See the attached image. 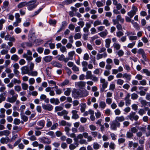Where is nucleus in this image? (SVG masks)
<instances>
[{"label": "nucleus", "mask_w": 150, "mask_h": 150, "mask_svg": "<svg viewBox=\"0 0 150 150\" xmlns=\"http://www.w3.org/2000/svg\"><path fill=\"white\" fill-rule=\"evenodd\" d=\"M74 141L76 142L81 144H87L88 143L86 140L83 139V135L81 134H79L76 138L74 139Z\"/></svg>", "instance_id": "nucleus-1"}, {"label": "nucleus", "mask_w": 150, "mask_h": 150, "mask_svg": "<svg viewBox=\"0 0 150 150\" xmlns=\"http://www.w3.org/2000/svg\"><path fill=\"white\" fill-rule=\"evenodd\" d=\"M36 0H32L28 2H27L26 6L28 9L31 11L34 9L37 6L38 4H36Z\"/></svg>", "instance_id": "nucleus-2"}, {"label": "nucleus", "mask_w": 150, "mask_h": 150, "mask_svg": "<svg viewBox=\"0 0 150 150\" xmlns=\"http://www.w3.org/2000/svg\"><path fill=\"white\" fill-rule=\"evenodd\" d=\"M100 82L102 84V87L100 88V91L103 92L104 91L105 89L107 87L108 82L106 81L105 79L103 78L100 79Z\"/></svg>", "instance_id": "nucleus-3"}, {"label": "nucleus", "mask_w": 150, "mask_h": 150, "mask_svg": "<svg viewBox=\"0 0 150 150\" xmlns=\"http://www.w3.org/2000/svg\"><path fill=\"white\" fill-rule=\"evenodd\" d=\"M127 117L132 121H133V120L137 121L139 118V116L136 115V113L133 112H131Z\"/></svg>", "instance_id": "nucleus-4"}, {"label": "nucleus", "mask_w": 150, "mask_h": 150, "mask_svg": "<svg viewBox=\"0 0 150 150\" xmlns=\"http://www.w3.org/2000/svg\"><path fill=\"white\" fill-rule=\"evenodd\" d=\"M120 124V122H116L115 120L112 121L110 124V128L112 130H115L117 127H119Z\"/></svg>", "instance_id": "nucleus-5"}, {"label": "nucleus", "mask_w": 150, "mask_h": 150, "mask_svg": "<svg viewBox=\"0 0 150 150\" xmlns=\"http://www.w3.org/2000/svg\"><path fill=\"white\" fill-rule=\"evenodd\" d=\"M39 140L41 142L44 144H49L51 143L50 139L44 137L39 138Z\"/></svg>", "instance_id": "nucleus-6"}, {"label": "nucleus", "mask_w": 150, "mask_h": 150, "mask_svg": "<svg viewBox=\"0 0 150 150\" xmlns=\"http://www.w3.org/2000/svg\"><path fill=\"white\" fill-rule=\"evenodd\" d=\"M18 96V95L16 94L12 97H8L6 99V101L11 103H13L16 101Z\"/></svg>", "instance_id": "nucleus-7"}, {"label": "nucleus", "mask_w": 150, "mask_h": 150, "mask_svg": "<svg viewBox=\"0 0 150 150\" xmlns=\"http://www.w3.org/2000/svg\"><path fill=\"white\" fill-rule=\"evenodd\" d=\"M21 73L22 75L28 74L29 73L30 70L29 68L27 66H24L21 67Z\"/></svg>", "instance_id": "nucleus-8"}, {"label": "nucleus", "mask_w": 150, "mask_h": 150, "mask_svg": "<svg viewBox=\"0 0 150 150\" xmlns=\"http://www.w3.org/2000/svg\"><path fill=\"white\" fill-rule=\"evenodd\" d=\"M75 84L76 87H78L80 89H83L85 87L86 83L84 81H80L76 82Z\"/></svg>", "instance_id": "nucleus-9"}, {"label": "nucleus", "mask_w": 150, "mask_h": 150, "mask_svg": "<svg viewBox=\"0 0 150 150\" xmlns=\"http://www.w3.org/2000/svg\"><path fill=\"white\" fill-rule=\"evenodd\" d=\"M42 107L44 110L51 111L53 108V106L50 104H42Z\"/></svg>", "instance_id": "nucleus-10"}, {"label": "nucleus", "mask_w": 150, "mask_h": 150, "mask_svg": "<svg viewBox=\"0 0 150 150\" xmlns=\"http://www.w3.org/2000/svg\"><path fill=\"white\" fill-rule=\"evenodd\" d=\"M52 42V39L47 41L45 44L44 46L46 47H48L49 46L51 49H54L55 47V45L54 44L51 43Z\"/></svg>", "instance_id": "nucleus-11"}, {"label": "nucleus", "mask_w": 150, "mask_h": 150, "mask_svg": "<svg viewBox=\"0 0 150 150\" xmlns=\"http://www.w3.org/2000/svg\"><path fill=\"white\" fill-rule=\"evenodd\" d=\"M78 111L76 110H73L71 111L72 116L71 118L72 119L76 120L79 118V115L77 114Z\"/></svg>", "instance_id": "nucleus-12"}, {"label": "nucleus", "mask_w": 150, "mask_h": 150, "mask_svg": "<svg viewBox=\"0 0 150 150\" xmlns=\"http://www.w3.org/2000/svg\"><path fill=\"white\" fill-rule=\"evenodd\" d=\"M81 92L80 93L79 91H77L76 89H75L72 92V97L76 98V97H81Z\"/></svg>", "instance_id": "nucleus-13"}, {"label": "nucleus", "mask_w": 150, "mask_h": 150, "mask_svg": "<svg viewBox=\"0 0 150 150\" xmlns=\"http://www.w3.org/2000/svg\"><path fill=\"white\" fill-rule=\"evenodd\" d=\"M79 145V143H77L76 142L74 141V143L71 144H70L69 146V148L70 150H73L75 149L76 147H78Z\"/></svg>", "instance_id": "nucleus-14"}, {"label": "nucleus", "mask_w": 150, "mask_h": 150, "mask_svg": "<svg viewBox=\"0 0 150 150\" xmlns=\"http://www.w3.org/2000/svg\"><path fill=\"white\" fill-rule=\"evenodd\" d=\"M75 54V52L74 51H72L69 52L68 53V61L69 60H72L73 59L74 56Z\"/></svg>", "instance_id": "nucleus-15"}, {"label": "nucleus", "mask_w": 150, "mask_h": 150, "mask_svg": "<svg viewBox=\"0 0 150 150\" xmlns=\"http://www.w3.org/2000/svg\"><path fill=\"white\" fill-rule=\"evenodd\" d=\"M130 97V95L128 93L127 94L125 99V104L126 106H128L130 104L131 100L129 99Z\"/></svg>", "instance_id": "nucleus-16"}, {"label": "nucleus", "mask_w": 150, "mask_h": 150, "mask_svg": "<svg viewBox=\"0 0 150 150\" xmlns=\"http://www.w3.org/2000/svg\"><path fill=\"white\" fill-rule=\"evenodd\" d=\"M58 59L59 60L61 61H64L65 62H68V59H67V58H65V56L63 54H62L61 55H58Z\"/></svg>", "instance_id": "nucleus-17"}, {"label": "nucleus", "mask_w": 150, "mask_h": 150, "mask_svg": "<svg viewBox=\"0 0 150 150\" xmlns=\"http://www.w3.org/2000/svg\"><path fill=\"white\" fill-rule=\"evenodd\" d=\"M50 102L51 103L54 104L55 105H58L60 103L59 100L57 98H53L50 99Z\"/></svg>", "instance_id": "nucleus-18"}, {"label": "nucleus", "mask_w": 150, "mask_h": 150, "mask_svg": "<svg viewBox=\"0 0 150 150\" xmlns=\"http://www.w3.org/2000/svg\"><path fill=\"white\" fill-rule=\"evenodd\" d=\"M51 64L54 67L59 68H62V65L58 62L53 61L51 62Z\"/></svg>", "instance_id": "nucleus-19"}, {"label": "nucleus", "mask_w": 150, "mask_h": 150, "mask_svg": "<svg viewBox=\"0 0 150 150\" xmlns=\"http://www.w3.org/2000/svg\"><path fill=\"white\" fill-rule=\"evenodd\" d=\"M115 120L117 122H122L125 120V118L124 116H120L116 117Z\"/></svg>", "instance_id": "nucleus-20"}, {"label": "nucleus", "mask_w": 150, "mask_h": 150, "mask_svg": "<svg viewBox=\"0 0 150 150\" xmlns=\"http://www.w3.org/2000/svg\"><path fill=\"white\" fill-rule=\"evenodd\" d=\"M52 59V57L50 55L45 56L43 58V60L46 62H51Z\"/></svg>", "instance_id": "nucleus-21"}, {"label": "nucleus", "mask_w": 150, "mask_h": 150, "mask_svg": "<svg viewBox=\"0 0 150 150\" xmlns=\"http://www.w3.org/2000/svg\"><path fill=\"white\" fill-rule=\"evenodd\" d=\"M99 108L102 110L104 109L106 106V104L104 101H100L99 103Z\"/></svg>", "instance_id": "nucleus-22"}, {"label": "nucleus", "mask_w": 150, "mask_h": 150, "mask_svg": "<svg viewBox=\"0 0 150 150\" xmlns=\"http://www.w3.org/2000/svg\"><path fill=\"white\" fill-rule=\"evenodd\" d=\"M89 94V92L86 90L81 91V97H84L87 96Z\"/></svg>", "instance_id": "nucleus-23"}, {"label": "nucleus", "mask_w": 150, "mask_h": 150, "mask_svg": "<svg viewBox=\"0 0 150 150\" xmlns=\"http://www.w3.org/2000/svg\"><path fill=\"white\" fill-rule=\"evenodd\" d=\"M9 139L8 137H2L0 140V142L2 144H7L9 141Z\"/></svg>", "instance_id": "nucleus-24"}, {"label": "nucleus", "mask_w": 150, "mask_h": 150, "mask_svg": "<svg viewBox=\"0 0 150 150\" xmlns=\"http://www.w3.org/2000/svg\"><path fill=\"white\" fill-rule=\"evenodd\" d=\"M108 34V32L106 29L104 31L99 33L98 34L101 37L105 38Z\"/></svg>", "instance_id": "nucleus-25"}, {"label": "nucleus", "mask_w": 150, "mask_h": 150, "mask_svg": "<svg viewBox=\"0 0 150 150\" xmlns=\"http://www.w3.org/2000/svg\"><path fill=\"white\" fill-rule=\"evenodd\" d=\"M64 94L65 95L67 96H68L70 95L71 92V88H67L66 89H64Z\"/></svg>", "instance_id": "nucleus-26"}, {"label": "nucleus", "mask_w": 150, "mask_h": 150, "mask_svg": "<svg viewBox=\"0 0 150 150\" xmlns=\"http://www.w3.org/2000/svg\"><path fill=\"white\" fill-rule=\"evenodd\" d=\"M27 1L22 2L20 3L17 5V7L18 8H22L27 5Z\"/></svg>", "instance_id": "nucleus-27"}, {"label": "nucleus", "mask_w": 150, "mask_h": 150, "mask_svg": "<svg viewBox=\"0 0 150 150\" xmlns=\"http://www.w3.org/2000/svg\"><path fill=\"white\" fill-rule=\"evenodd\" d=\"M10 133L9 131L8 130H5L0 132V136L3 135L8 136Z\"/></svg>", "instance_id": "nucleus-28"}, {"label": "nucleus", "mask_w": 150, "mask_h": 150, "mask_svg": "<svg viewBox=\"0 0 150 150\" xmlns=\"http://www.w3.org/2000/svg\"><path fill=\"white\" fill-rule=\"evenodd\" d=\"M68 113V112L65 110H63L61 112H58L57 113L58 115L60 116H64L65 115H67Z\"/></svg>", "instance_id": "nucleus-29"}, {"label": "nucleus", "mask_w": 150, "mask_h": 150, "mask_svg": "<svg viewBox=\"0 0 150 150\" xmlns=\"http://www.w3.org/2000/svg\"><path fill=\"white\" fill-rule=\"evenodd\" d=\"M93 75L92 74V72L91 71H88L86 72L85 76L86 79H91Z\"/></svg>", "instance_id": "nucleus-30"}, {"label": "nucleus", "mask_w": 150, "mask_h": 150, "mask_svg": "<svg viewBox=\"0 0 150 150\" xmlns=\"http://www.w3.org/2000/svg\"><path fill=\"white\" fill-rule=\"evenodd\" d=\"M131 75L126 73L123 74V78L126 79L127 81H129L131 79Z\"/></svg>", "instance_id": "nucleus-31"}, {"label": "nucleus", "mask_w": 150, "mask_h": 150, "mask_svg": "<svg viewBox=\"0 0 150 150\" xmlns=\"http://www.w3.org/2000/svg\"><path fill=\"white\" fill-rule=\"evenodd\" d=\"M113 47L114 50H118L120 49L121 46L118 43H114L113 45Z\"/></svg>", "instance_id": "nucleus-32"}, {"label": "nucleus", "mask_w": 150, "mask_h": 150, "mask_svg": "<svg viewBox=\"0 0 150 150\" xmlns=\"http://www.w3.org/2000/svg\"><path fill=\"white\" fill-rule=\"evenodd\" d=\"M38 72L35 71H30L29 73L28 74L29 76H36L38 75Z\"/></svg>", "instance_id": "nucleus-33"}, {"label": "nucleus", "mask_w": 150, "mask_h": 150, "mask_svg": "<svg viewBox=\"0 0 150 150\" xmlns=\"http://www.w3.org/2000/svg\"><path fill=\"white\" fill-rule=\"evenodd\" d=\"M81 111V112H84L86 107V104L85 103H82L80 104Z\"/></svg>", "instance_id": "nucleus-34"}, {"label": "nucleus", "mask_w": 150, "mask_h": 150, "mask_svg": "<svg viewBox=\"0 0 150 150\" xmlns=\"http://www.w3.org/2000/svg\"><path fill=\"white\" fill-rule=\"evenodd\" d=\"M23 57L25 58L28 61H31L33 59V57L31 55H27L26 54H23Z\"/></svg>", "instance_id": "nucleus-35"}, {"label": "nucleus", "mask_w": 150, "mask_h": 150, "mask_svg": "<svg viewBox=\"0 0 150 150\" xmlns=\"http://www.w3.org/2000/svg\"><path fill=\"white\" fill-rule=\"evenodd\" d=\"M45 121L43 120H40L37 123V125L40 127H41V128H42H42L44 126L45 124Z\"/></svg>", "instance_id": "nucleus-36"}, {"label": "nucleus", "mask_w": 150, "mask_h": 150, "mask_svg": "<svg viewBox=\"0 0 150 150\" xmlns=\"http://www.w3.org/2000/svg\"><path fill=\"white\" fill-rule=\"evenodd\" d=\"M19 58L16 54L13 55L11 57V59L15 62H16L19 60Z\"/></svg>", "instance_id": "nucleus-37"}, {"label": "nucleus", "mask_w": 150, "mask_h": 150, "mask_svg": "<svg viewBox=\"0 0 150 150\" xmlns=\"http://www.w3.org/2000/svg\"><path fill=\"white\" fill-rule=\"evenodd\" d=\"M139 100L140 101V102L143 106H145L147 105V102L145 100H143L142 97L139 98Z\"/></svg>", "instance_id": "nucleus-38"}, {"label": "nucleus", "mask_w": 150, "mask_h": 150, "mask_svg": "<svg viewBox=\"0 0 150 150\" xmlns=\"http://www.w3.org/2000/svg\"><path fill=\"white\" fill-rule=\"evenodd\" d=\"M105 46L107 48H109L111 42V40L109 39H106L105 40Z\"/></svg>", "instance_id": "nucleus-39"}, {"label": "nucleus", "mask_w": 150, "mask_h": 150, "mask_svg": "<svg viewBox=\"0 0 150 150\" xmlns=\"http://www.w3.org/2000/svg\"><path fill=\"white\" fill-rule=\"evenodd\" d=\"M100 145L97 142H94L93 144V148L95 150L98 149L100 147Z\"/></svg>", "instance_id": "nucleus-40"}, {"label": "nucleus", "mask_w": 150, "mask_h": 150, "mask_svg": "<svg viewBox=\"0 0 150 150\" xmlns=\"http://www.w3.org/2000/svg\"><path fill=\"white\" fill-rule=\"evenodd\" d=\"M90 79L91 80L95 82H97L98 80V78L93 75Z\"/></svg>", "instance_id": "nucleus-41"}, {"label": "nucleus", "mask_w": 150, "mask_h": 150, "mask_svg": "<svg viewBox=\"0 0 150 150\" xmlns=\"http://www.w3.org/2000/svg\"><path fill=\"white\" fill-rule=\"evenodd\" d=\"M145 110L143 109H140L138 112V113L141 116H142L144 114L146 113Z\"/></svg>", "instance_id": "nucleus-42"}, {"label": "nucleus", "mask_w": 150, "mask_h": 150, "mask_svg": "<svg viewBox=\"0 0 150 150\" xmlns=\"http://www.w3.org/2000/svg\"><path fill=\"white\" fill-rule=\"evenodd\" d=\"M81 34L80 33H76L74 36V39L75 40L79 39L81 37Z\"/></svg>", "instance_id": "nucleus-43"}, {"label": "nucleus", "mask_w": 150, "mask_h": 150, "mask_svg": "<svg viewBox=\"0 0 150 150\" xmlns=\"http://www.w3.org/2000/svg\"><path fill=\"white\" fill-rule=\"evenodd\" d=\"M117 20L120 22L121 23H123L124 19L123 18H122V17L120 15H118L116 17Z\"/></svg>", "instance_id": "nucleus-44"}, {"label": "nucleus", "mask_w": 150, "mask_h": 150, "mask_svg": "<svg viewBox=\"0 0 150 150\" xmlns=\"http://www.w3.org/2000/svg\"><path fill=\"white\" fill-rule=\"evenodd\" d=\"M22 88L24 90H26L28 87V85L25 83H22L21 84Z\"/></svg>", "instance_id": "nucleus-45"}, {"label": "nucleus", "mask_w": 150, "mask_h": 150, "mask_svg": "<svg viewBox=\"0 0 150 150\" xmlns=\"http://www.w3.org/2000/svg\"><path fill=\"white\" fill-rule=\"evenodd\" d=\"M102 25V23L100 21H95L93 23V26L94 27H96L98 25Z\"/></svg>", "instance_id": "nucleus-46"}, {"label": "nucleus", "mask_w": 150, "mask_h": 150, "mask_svg": "<svg viewBox=\"0 0 150 150\" xmlns=\"http://www.w3.org/2000/svg\"><path fill=\"white\" fill-rule=\"evenodd\" d=\"M103 24L105 25L106 27L109 26L110 25V23L109 21L106 19H105L103 20Z\"/></svg>", "instance_id": "nucleus-47"}, {"label": "nucleus", "mask_w": 150, "mask_h": 150, "mask_svg": "<svg viewBox=\"0 0 150 150\" xmlns=\"http://www.w3.org/2000/svg\"><path fill=\"white\" fill-rule=\"evenodd\" d=\"M14 89L15 91L18 92H19L21 90V88L20 86L17 85L14 86Z\"/></svg>", "instance_id": "nucleus-48"}, {"label": "nucleus", "mask_w": 150, "mask_h": 150, "mask_svg": "<svg viewBox=\"0 0 150 150\" xmlns=\"http://www.w3.org/2000/svg\"><path fill=\"white\" fill-rule=\"evenodd\" d=\"M129 40H130L132 41L137 40V37L136 36L131 35L128 37Z\"/></svg>", "instance_id": "nucleus-49"}, {"label": "nucleus", "mask_w": 150, "mask_h": 150, "mask_svg": "<svg viewBox=\"0 0 150 150\" xmlns=\"http://www.w3.org/2000/svg\"><path fill=\"white\" fill-rule=\"evenodd\" d=\"M95 115L97 118H99L101 117V112L99 110H97L96 112H95Z\"/></svg>", "instance_id": "nucleus-50"}, {"label": "nucleus", "mask_w": 150, "mask_h": 150, "mask_svg": "<svg viewBox=\"0 0 150 150\" xmlns=\"http://www.w3.org/2000/svg\"><path fill=\"white\" fill-rule=\"evenodd\" d=\"M96 4L98 7H102L104 5V4L100 1H98L96 3Z\"/></svg>", "instance_id": "nucleus-51"}, {"label": "nucleus", "mask_w": 150, "mask_h": 150, "mask_svg": "<svg viewBox=\"0 0 150 150\" xmlns=\"http://www.w3.org/2000/svg\"><path fill=\"white\" fill-rule=\"evenodd\" d=\"M113 60L115 65L117 66H118L119 65L120 61L118 59L115 58L113 59Z\"/></svg>", "instance_id": "nucleus-52"}, {"label": "nucleus", "mask_w": 150, "mask_h": 150, "mask_svg": "<svg viewBox=\"0 0 150 150\" xmlns=\"http://www.w3.org/2000/svg\"><path fill=\"white\" fill-rule=\"evenodd\" d=\"M21 21L16 20V21L13 23V24L15 27H16L18 26V24L20 23Z\"/></svg>", "instance_id": "nucleus-53"}, {"label": "nucleus", "mask_w": 150, "mask_h": 150, "mask_svg": "<svg viewBox=\"0 0 150 150\" xmlns=\"http://www.w3.org/2000/svg\"><path fill=\"white\" fill-rule=\"evenodd\" d=\"M69 83V81L68 80L66 79L63 82L60 84V86H63L66 85H67Z\"/></svg>", "instance_id": "nucleus-54"}, {"label": "nucleus", "mask_w": 150, "mask_h": 150, "mask_svg": "<svg viewBox=\"0 0 150 150\" xmlns=\"http://www.w3.org/2000/svg\"><path fill=\"white\" fill-rule=\"evenodd\" d=\"M35 80L34 78H31L29 79L28 80V82L29 84L33 85L34 84L35 82Z\"/></svg>", "instance_id": "nucleus-55"}, {"label": "nucleus", "mask_w": 150, "mask_h": 150, "mask_svg": "<svg viewBox=\"0 0 150 150\" xmlns=\"http://www.w3.org/2000/svg\"><path fill=\"white\" fill-rule=\"evenodd\" d=\"M73 2L72 0H66L63 1V4L65 5H68Z\"/></svg>", "instance_id": "nucleus-56"}, {"label": "nucleus", "mask_w": 150, "mask_h": 150, "mask_svg": "<svg viewBox=\"0 0 150 150\" xmlns=\"http://www.w3.org/2000/svg\"><path fill=\"white\" fill-rule=\"evenodd\" d=\"M133 136V134L131 132L129 131L127 132L126 134V136L127 138H130Z\"/></svg>", "instance_id": "nucleus-57"}, {"label": "nucleus", "mask_w": 150, "mask_h": 150, "mask_svg": "<svg viewBox=\"0 0 150 150\" xmlns=\"http://www.w3.org/2000/svg\"><path fill=\"white\" fill-rule=\"evenodd\" d=\"M135 42H133L132 43L128 44L127 47L130 48H132L135 45Z\"/></svg>", "instance_id": "nucleus-58"}, {"label": "nucleus", "mask_w": 150, "mask_h": 150, "mask_svg": "<svg viewBox=\"0 0 150 150\" xmlns=\"http://www.w3.org/2000/svg\"><path fill=\"white\" fill-rule=\"evenodd\" d=\"M63 109L62 107L60 106H57L55 108V112L60 111Z\"/></svg>", "instance_id": "nucleus-59"}, {"label": "nucleus", "mask_w": 150, "mask_h": 150, "mask_svg": "<svg viewBox=\"0 0 150 150\" xmlns=\"http://www.w3.org/2000/svg\"><path fill=\"white\" fill-rule=\"evenodd\" d=\"M34 66V64L33 63L31 62L29 63V70L30 71L33 70V69Z\"/></svg>", "instance_id": "nucleus-60"}, {"label": "nucleus", "mask_w": 150, "mask_h": 150, "mask_svg": "<svg viewBox=\"0 0 150 150\" xmlns=\"http://www.w3.org/2000/svg\"><path fill=\"white\" fill-rule=\"evenodd\" d=\"M130 131L132 133H135L137 132L138 129L136 127H133L130 129Z\"/></svg>", "instance_id": "nucleus-61"}, {"label": "nucleus", "mask_w": 150, "mask_h": 150, "mask_svg": "<svg viewBox=\"0 0 150 150\" xmlns=\"http://www.w3.org/2000/svg\"><path fill=\"white\" fill-rule=\"evenodd\" d=\"M135 14V13H134L131 10L127 13V15L129 16L131 18H132Z\"/></svg>", "instance_id": "nucleus-62"}, {"label": "nucleus", "mask_w": 150, "mask_h": 150, "mask_svg": "<svg viewBox=\"0 0 150 150\" xmlns=\"http://www.w3.org/2000/svg\"><path fill=\"white\" fill-rule=\"evenodd\" d=\"M138 97V95L135 93H133L131 95V98L133 100L136 99Z\"/></svg>", "instance_id": "nucleus-63"}, {"label": "nucleus", "mask_w": 150, "mask_h": 150, "mask_svg": "<svg viewBox=\"0 0 150 150\" xmlns=\"http://www.w3.org/2000/svg\"><path fill=\"white\" fill-rule=\"evenodd\" d=\"M142 71L143 73L146 74L147 76H150V71H149L148 69H144L142 70Z\"/></svg>", "instance_id": "nucleus-64"}]
</instances>
